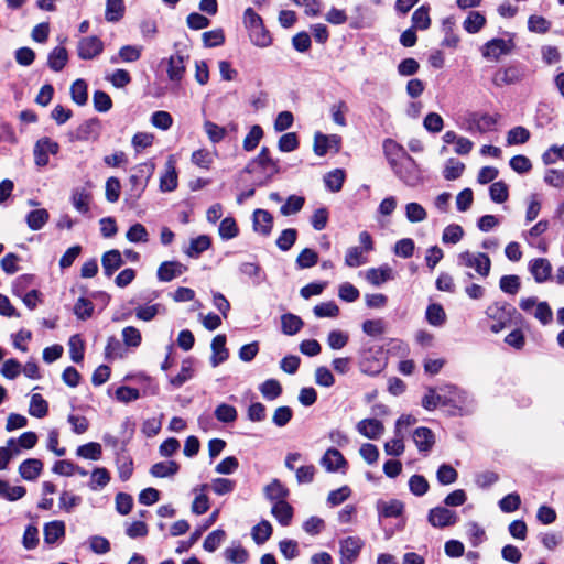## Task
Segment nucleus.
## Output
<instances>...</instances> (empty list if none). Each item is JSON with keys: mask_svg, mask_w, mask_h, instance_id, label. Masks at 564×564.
<instances>
[{"mask_svg": "<svg viewBox=\"0 0 564 564\" xmlns=\"http://www.w3.org/2000/svg\"><path fill=\"white\" fill-rule=\"evenodd\" d=\"M364 546V542L358 536H348L339 541V553L341 556V564L354 563Z\"/></svg>", "mask_w": 564, "mask_h": 564, "instance_id": "obj_9", "label": "nucleus"}, {"mask_svg": "<svg viewBox=\"0 0 564 564\" xmlns=\"http://www.w3.org/2000/svg\"><path fill=\"white\" fill-rule=\"evenodd\" d=\"M321 465L327 471L334 473L340 470L343 467H346L347 460L338 449L329 448L321 458Z\"/></svg>", "mask_w": 564, "mask_h": 564, "instance_id": "obj_14", "label": "nucleus"}, {"mask_svg": "<svg viewBox=\"0 0 564 564\" xmlns=\"http://www.w3.org/2000/svg\"><path fill=\"white\" fill-rule=\"evenodd\" d=\"M191 161L200 169L209 170L214 162V155L208 150L199 149L192 153Z\"/></svg>", "mask_w": 564, "mask_h": 564, "instance_id": "obj_48", "label": "nucleus"}, {"mask_svg": "<svg viewBox=\"0 0 564 564\" xmlns=\"http://www.w3.org/2000/svg\"><path fill=\"white\" fill-rule=\"evenodd\" d=\"M216 494V495H226L231 492L236 487V481L227 478H216L212 481L210 485H204L203 488H208Z\"/></svg>", "mask_w": 564, "mask_h": 564, "instance_id": "obj_51", "label": "nucleus"}, {"mask_svg": "<svg viewBox=\"0 0 564 564\" xmlns=\"http://www.w3.org/2000/svg\"><path fill=\"white\" fill-rule=\"evenodd\" d=\"M48 212L46 209H34L26 215V224L32 230H40L48 220Z\"/></svg>", "mask_w": 564, "mask_h": 564, "instance_id": "obj_39", "label": "nucleus"}, {"mask_svg": "<svg viewBox=\"0 0 564 564\" xmlns=\"http://www.w3.org/2000/svg\"><path fill=\"white\" fill-rule=\"evenodd\" d=\"M425 318L430 325L441 327L446 322V313L441 304L432 303L426 308Z\"/></svg>", "mask_w": 564, "mask_h": 564, "instance_id": "obj_30", "label": "nucleus"}, {"mask_svg": "<svg viewBox=\"0 0 564 564\" xmlns=\"http://www.w3.org/2000/svg\"><path fill=\"white\" fill-rule=\"evenodd\" d=\"M529 270L538 283H543L550 279L552 265L547 259L538 258L530 262Z\"/></svg>", "mask_w": 564, "mask_h": 564, "instance_id": "obj_15", "label": "nucleus"}, {"mask_svg": "<svg viewBox=\"0 0 564 564\" xmlns=\"http://www.w3.org/2000/svg\"><path fill=\"white\" fill-rule=\"evenodd\" d=\"M525 76V67L521 65H509L498 69L492 77V83L497 87L518 84Z\"/></svg>", "mask_w": 564, "mask_h": 564, "instance_id": "obj_5", "label": "nucleus"}, {"mask_svg": "<svg viewBox=\"0 0 564 564\" xmlns=\"http://www.w3.org/2000/svg\"><path fill=\"white\" fill-rule=\"evenodd\" d=\"M405 217L410 223H421L427 218V213L419 203H409L405 205Z\"/></svg>", "mask_w": 564, "mask_h": 564, "instance_id": "obj_49", "label": "nucleus"}, {"mask_svg": "<svg viewBox=\"0 0 564 564\" xmlns=\"http://www.w3.org/2000/svg\"><path fill=\"white\" fill-rule=\"evenodd\" d=\"M496 122V119L490 115L473 113L468 120V131L485 133L489 131Z\"/></svg>", "mask_w": 564, "mask_h": 564, "instance_id": "obj_16", "label": "nucleus"}, {"mask_svg": "<svg viewBox=\"0 0 564 564\" xmlns=\"http://www.w3.org/2000/svg\"><path fill=\"white\" fill-rule=\"evenodd\" d=\"M429 7L421 6L412 14V28L419 30H427L431 25V18L429 14Z\"/></svg>", "mask_w": 564, "mask_h": 564, "instance_id": "obj_41", "label": "nucleus"}, {"mask_svg": "<svg viewBox=\"0 0 564 564\" xmlns=\"http://www.w3.org/2000/svg\"><path fill=\"white\" fill-rule=\"evenodd\" d=\"M68 61L67 50L63 46H56L50 54L47 59L48 67L54 72H61Z\"/></svg>", "mask_w": 564, "mask_h": 564, "instance_id": "obj_27", "label": "nucleus"}, {"mask_svg": "<svg viewBox=\"0 0 564 564\" xmlns=\"http://www.w3.org/2000/svg\"><path fill=\"white\" fill-rule=\"evenodd\" d=\"M271 534H272V525L267 520H262L261 522L256 524L252 528V532H251L252 539L258 545H261L264 542H267L270 539Z\"/></svg>", "mask_w": 564, "mask_h": 564, "instance_id": "obj_40", "label": "nucleus"}, {"mask_svg": "<svg viewBox=\"0 0 564 564\" xmlns=\"http://www.w3.org/2000/svg\"><path fill=\"white\" fill-rule=\"evenodd\" d=\"M465 170V164L459 162L456 159H449L446 162L445 169H444V177L447 181H454L460 177Z\"/></svg>", "mask_w": 564, "mask_h": 564, "instance_id": "obj_59", "label": "nucleus"}, {"mask_svg": "<svg viewBox=\"0 0 564 564\" xmlns=\"http://www.w3.org/2000/svg\"><path fill=\"white\" fill-rule=\"evenodd\" d=\"M47 401L39 393L32 394L29 405V414L34 417L42 419L47 415Z\"/></svg>", "mask_w": 564, "mask_h": 564, "instance_id": "obj_34", "label": "nucleus"}, {"mask_svg": "<svg viewBox=\"0 0 564 564\" xmlns=\"http://www.w3.org/2000/svg\"><path fill=\"white\" fill-rule=\"evenodd\" d=\"M101 264L105 275L111 276L123 264L120 251L113 249L105 252Z\"/></svg>", "mask_w": 564, "mask_h": 564, "instance_id": "obj_23", "label": "nucleus"}, {"mask_svg": "<svg viewBox=\"0 0 564 564\" xmlns=\"http://www.w3.org/2000/svg\"><path fill=\"white\" fill-rule=\"evenodd\" d=\"M488 317L497 319H511L513 315H519L517 310L508 303H494L486 310Z\"/></svg>", "mask_w": 564, "mask_h": 564, "instance_id": "obj_24", "label": "nucleus"}, {"mask_svg": "<svg viewBox=\"0 0 564 564\" xmlns=\"http://www.w3.org/2000/svg\"><path fill=\"white\" fill-rule=\"evenodd\" d=\"M259 390L264 399L272 401L279 398L282 393V387L280 382L275 379L265 380L260 387Z\"/></svg>", "mask_w": 564, "mask_h": 564, "instance_id": "obj_42", "label": "nucleus"}, {"mask_svg": "<svg viewBox=\"0 0 564 564\" xmlns=\"http://www.w3.org/2000/svg\"><path fill=\"white\" fill-rule=\"evenodd\" d=\"M404 434L394 431V437L384 444V451L388 455L400 456L404 452Z\"/></svg>", "mask_w": 564, "mask_h": 564, "instance_id": "obj_56", "label": "nucleus"}, {"mask_svg": "<svg viewBox=\"0 0 564 564\" xmlns=\"http://www.w3.org/2000/svg\"><path fill=\"white\" fill-rule=\"evenodd\" d=\"M508 39L495 37L486 42L480 51L484 58L498 62L501 56L509 55L516 47L514 34L507 33Z\"/></svg>", "mask_w": 564, "mask_h": 564, "instance_id": "obj_2", "label": "nucleus"}, {"mask_svg": "<svg viewBox=\"0 0 564 564\" xmlns=\"http://www.w3.org/2000/svg\"><path fill=\"white\" fill-rule=\"evenodd\" d=\"M457 263L460 267L471 268L475 272L487 278L491 269V260L487 253L464 251L458 254Z\"/></svg>", "mask_w": 564, "mask_h": 564, "instance_id": "obj_3", "label": "nucleus"}, {"mask_svg": "<svg viewBox=\"0 0 564 564\" xmlns=\"http://www.w3.org/2000/svg\"><path fill=\"white\" fill-rule=\"evenodd\" d=\"M530 139V131L524 127H516L509 130L507 134L508 144H523Z\"/></svg>", "mask_w": 564, "mask_h": 564, "instance_id": "obj_64", "label": "nucleus"}, {"mask_svg": "<svg viewBox=\"0 0 564 564\" xmlns=\"http://www.w3.org/2000/svg\"><path fill=\"white\" fill-rule=\"evenodd\" d=\"M126 238L132 243H145L149 241V232L142 224L137 223L128 229Z\"/></svg>", "mask_w": 564, "mask_h": 564, "instance_id": "obj_45", "label": "nucleus"}, {"mask_svg": "<svg viewBox=\"0 0 564 564\" xmlns=\"http://www.w3.org/2000/svg\"><path fill=\"white\" fill-rule=\"evenodd\" d=\"M486 24V17L478 11H470L465 19L463 26L470 34L478 33Z\"/></svg>", "mask_w": 564, "mask_h": 564, "instance_id": "obj_32", "label": "nucleus"}, {"mask_svg": "<svg viewBox=\"0 0 564 564\" xmlns=\"http://www.w3.org/2000/svg\"><path fill=\"white\" fill-rule=\"evenodd\" d=\"M305 203V198L303 196L291 195L288 197L285 204H283L280 208V213L283 216H290L299 213Z\"/></svg>", "mask_w": 564, "mask_h": 564, "instance_id": "obj_47", "label": "nucleus"}, {"mask_svg": "<svg viewBox=\"0 0 564 564\" xmlns=\"http://www.w3.org/2000/svg\"><path fill=\"white\" fill-rule=\"evenodd\" d=\"M366 279L372 285L379 286L389 280L393 279L392 269L388 265L380 268H371L366 273Z\"/></svg>", "mask_w": 564, "mask_h": 564, "instance_id": "obj_25", "label": "nucleus"}, {"mask_svg": "<svg viewBox=\"0 0 564 564\" xmlns=\"http://www.w3.org/2000/svg\"><path fill=\"white\" fill-rule=\"evenodd\" d=\"M366 252L360 247H349L345 256V264L349 268H358L367 263Z\"/></svg>", "mask_w": 564, "mask_h": 564, "instance_id": "obj_36", "label": "nucleus"}, {"mask_svg": "<svg viewBox=\"0 0 564 564\" xmlns=\"http://www.w3.org/2000/svg\"><path fill=\"white\" fill-rule=\"evenodd\" d=\"M351 495V489L348 486H343L338 489L332 490L326 499L329 507H336L346 501Z\"/></svg>", "mask_w": 564, "mask_h": 564, "instance_id": "obj_57", "label": "nucleus"}, {"mask_svg": "<svg viewBox=\"0 0 564 564\" xmlns=\"http://www.w3.org/2000/svg\"><path fill=\"white\" fill-rule=\"evenodd\" d=\"M101 445L90 442L77 448L76 454L83 458L98 460L101 457Z\"/></svg>", "mask_w": 564, "mask_h": 564, "instance_id": "obj_52", "label": "nucleus"}, {"mask_svg": "<svg viewBox=\"0 0 564 564\" xmlns=\"http://www.w3.org/2000/svg\"><path fill=\"white\" fill-rule=\"evenodd\" d=\"M215 416L219 422L232 423L237 419V410L232 405L221 403L216 408Z\"/></svg>", "mask_w": 564, "mask_h": 564, "instance_id": "obj_60", "label": "nucleus"}, {"mask_svg": "<svg viewBox=\"0 0 564 564\" xmlns=\"http://www.w3.org/2000/svg\"><path fill=\"white\" fill-rule=\"evenodd\" d=\"M442 398V405L463 409L469 402V395L455 384L446 383L438 388Z\"/></svg>", "mask_w": 564, "mask_h": 564, "instance_id": "obj_4", "label": "nucleus"}, {"mask_svg": "<svg viewBox=\"0 0 564 564\" xmlns=\"http://www.w3.org/2000/svg\"><path fill=\"white\" fill-rule=\"evenodd\" d=\"M330 141H335V150L338 151L340 147V138L336 134L325 135L316 132L314 135V152L318 156L325 155L330 149Z\"/></svg>", "mask_w": 564, "mask_h": 564, "instance_id": "obj_18", "label": "nucleus"}, {"mask_svg": "<svg viewBox=\"0 0 564 564\" xmlns=\"http://www.w3.org/2000/svg\"><path fill=\"white\" fill-rule=\"evenodd\" d=\"M104 51L102 41L96 36L82 37L77 43V54L80 59L89 61L100 55Z\"/></svg>", "mask_w": 564, "mask_h": 564, "instance_id": "obj_8", "label": "nucleus"}, {"mask_svg": "<svg viewBox=\"0 0 564 564\" xmlns=\"http://www.w3.org/2000/svg\"><path fill=\"white\" fill-rule=\"evenodd\" d=\"M70 96L75 104L84 106L87 102V85L84 79H76L70 87Z\"/></svg>", "mask_w": 564, "mask_h": 564, "instance_id": "obj_44", "label": "nucleus"}, {"mask_svg": "<svg viewBox=\"0 0 564 564\" xmlns=\"http://www.w3.org/2000/svg\"><path fill=\"white\" fill-rule=\"evenodd\" d=\"M528 29L530 32L544 34L551 29V22L542 15L532 14L528 19Z\"/></svg>", "mask_w": 564, "mask_h": 564, "instance_id": "obj_53", "label": "nucleus"}, {"mask_svg": "<svg viewBox=\"0 0 564 564\" xmlns=\"http://www.w3.org/2000/svg\"><path fill=\"white\" fill-rule=\"evenodd\" d=\"M110 481L109 471L104 467H97L91 473L89 487L91 490H100Z\"/></svg>", "mask_w": 564, "mask_h": 564, "instance_id": "obj_43", "label": "nucleus"}, {"mask_svg": "<svg viewBox=\"0 0 564 564\" xmlns=\"http://www.w3.org/2000/svg\"><path fill=\"white\" fill-rule=\"evenodd\" d=\"M318 261V254L311 248L303 249L296 258V267L299 269H308L314 267Z\"/></svg>", "mask_w": 564, "mask_h": 564, "instance_id": "obj_50", "label": "nucleus"}, {"mask_svg": "<svg viewBox=\"0 0 564 564\" xmlns=\"http://www.w3.org/2000/svg\"><path fill=\"white\" fill-rule=\"evenodd\" d=\"M413 442L420 452H429L435 443L434 433L429 427H417L413 432Z\"/></svg>", "mask_w": 564, "mask_h": 564, "instance_id": "obj_17", "label": "nucleus"}, {"mask_svg": "<svg viewBox=\"0 0 564 564\" xmlns=\"http://www.w3.org/2000/svg\"><path fill=\"white\" fill-rule=\"evenodd\" d=\"M123 357V348L119 339L115 336H110L107 340L105 348V358L107 360H113Z\"/></svg>", "mask_w": 564, "mask_h": 564, "instance_id": "obj_62", "label": "nucleus"}, {"mask_svg": "<svg viewBox=\"0 0 564 564\" xmlns=\"http://www.w3.org/2000/svg\"><path fill=\"white\" fill-rule=\"evenodd\" d=\"M489 195L492 202L501 204L508 199L509 192L505 182L498 181L490 185Z\"/></svg>", "mask_w": 564, "mask_h": 564, "instance_id": "obj_55", "label": "nucleus"}, {"mask_svg": "<svg viewBox=\"0 0 564 564\" xmlns=\"http://www.w3.org/2000/svg\"><path fill=\"white\" fill-rule=\"evenodd\" d=\"M345 176V171L341 169H335L328 172L324 176L326 187L333 193L339 192L343 187Z\"/></svg>", "mask_w": 564, "mask_h": 564, "instance_id": "obj_35", "label": "nucleus"}, {"mask_svg": "<svg viewBox=\"0 0 564 564\" xmlns=\"http://www.w3.org/2000/svg\"><path fill=\"white\" fill-rule=\"evenodd\" d=\"M458 521V516L455 511L446 508V507H434L430 509L427 513V522L437 529H443L446 527H452L456 524Z\"/></svg>", "mask_w": 564, "mask_h": 564, "instance_id": "obj_7", "label": "nucleus"}, {"mask_svg": "<svg viewBox=\"0 0 564 564\" xmlns=\"http://www.w3.org/2000/svg\"><path fill=\"white\" fill-rule=\"evenodd\" d=\"M252 227L256 232L269 236L273 228V216L265 209H256L252 215Z\"/></svg>", "mask_w": 564, "mask_h": 564, "instance_id": "obj_11", "label": "nucleus"}, {"mask_svg": "<svg viewBox=\"0 0 564 564\" xmlns=\"http://www.w3.org/2000/svg\"><path fill=\"white\" fill-rule=\"evenodd\" d=\"M249 37L258 47H268L272 43V37L263 24L249 30Z\"/></svg>", "mask_w": 564, "mask_h": 564, "instance_id": "obj_33", "label": "nucleus"}, {"mask_svg": "<svg viewBox=\"0 0 564 564\" xmlns=\"http://www.w3.org/2000/svg\"><path fill=\"white\" fill-rule=\"evenodd\" d=\"M212 246V239L207 235H199L192 238L187 246L183 247V252L189 258L197 259Z\"/></svg>", "mask_w": 564, "mask_h": 564, "instance_id": "obj_13", "label": "nucleus"}, {"mask_svg": "<svg viewBox=\"0 0 564 564\" xmlns=\"http://www.w3.org/2000/svg\"><path fill=\"white\" fill-rule=\"evenodd\" d=\"M264 495L273 503L286 501L289 489L279 480L273 479L264 487Z\"/></svg>", "mask_w": 564, "mask_h": 564, "instance_id": "obj_22", "label": "nucleus"}, {"mask_svg": "<svg viewBox=\"0 0 564 564\" xmlns=\"http://www.w3.org/2000/svg\"><path fill=\"white\" fill-rule=\"evenodd\" d=\"M303 321L300 316L286 313L281 316V328L283 334L293 336L297 334L303 327Z\"/></svg>", "mask_w": 564, "mask_h": 564, "instance_id": "obj_29", "label": "nucleus"}, {"mask_svg": "<svg viewBox=\"0 0 564 564\" xmlns=\"http://www.w3.org/2000/svg\"><path fill=\"white\" fill-rule=\"evenodd\" d=\"M259 166L268 175L272 177L280 172L278 161L273 160L267 147H263L256 159H253L247 166L246 172L253 173L256 167Z\"/></svg>", "mask_w": 564, "mask_h": 564, "instance_id": "obj_6", "label": "nucleus"}, {"mask_svg": "<svg viewBox=\"0 0 564 564\" xmlns=\"http://www.w3.org/2000/svg\"><path fill=\"white\" fill-rule=\"evenodd\" d=\"M59 150L57 142L44 137L37 140L34 147V160L37 166H45L48 164V154H56Z\"/></svg>", "mask_w": 564, "mask_h": 564, "instance_id": "obj_10", "label": "nucleus"}, {"mask_svg": "<svg viewBox=\"0 0 564 564\" xmlns=\"http://www.w3.org/2000/svg\"><path fill=\"white\" fill-rule=\"evenodd\" d=\"M378 510L382 517L397 518L401 516L403 511V503L397 499L390 500L388 502L380 501L378 502Z\"/></svg>", "mask_w": 564, "mask_h": 564, "instance_id": "obj_38", "label": "nucleus"}, {"mask_svg": "<svg viewBox=\"0 0 564 564\" xmlns=\"http://www.w3.org/2000/svg\"><path fill=\"white\" fill-rule=\"evenodd\" d=\"M271 513L281 525L286 527L292 520L293 508L288 501H280L279 503H273Z\"/></svg>", "mask_w": 564, "mask_h": 564, "instance_id": "obj_28", "label": "nucleus"}, {"mask_svg": "<svg viewBox=\"0 0 564 564\" xmlns=\"http://www.w3.org/2000/svg\"><path fill=\"white\" fill-rule=\"evenodd\" d=\"M436 477L441 485H451L457 480L458 474L451 465L442 464L437 469Z\"/></svg>", "mask_w": 564, "mask_h": 564, "instance_id": "obj_58", "label": "nucleus"}, {"mask_svg": "<svg viewBox=\"0 0 564 564\" xmlns=\"http://www.w3.org/2000/svg\"><path fill=\"white\" fill-rule=\"evenodd\" d=\"M383 152L391 167L409 155L404 148L392 139L384 140Z\"/></svg>", "mask_w": 564, "mask_h": 564, "instance_id": "obj_19", "label": "nucleus"}, {"mask_svg": "<svg viewBox=\"0 0 564 564\" xmlns=\"http://www.w3.org/2000/svg\"><path fill=\"white\" fill-rule=\"evenodd\" d=\"M65 534V524L63 521H51L44 525V541L47 544L55 543Z\"/></svg>", "mask_w": 564, "mask_h": 564, "instance_id": "obj_31", "label": "nucleus"}, {"mask_svg": "<svg viewBox=\"0 0 564 564\" xmlns=\"http://www.w3.org/2000/svg\"><path fill=\"white\" fill-rule=\"evenodd\" d=\"M262 137H263L262 128L258 124L253 126L243 140V149L248 152L254 150L258 147Z\"/></svg>", "mask_w": 564, "mask_h": 564, "instance_id": "obj_63", "label": "nucleus"}, {"mask_svg": "<svg viewBox=\"0 0 564 564\" xmlns=\"http://www.w3.org/2000/svg\"><path fill=\"white\" fill-rule=\"evenodd\" d=\"M297 238V231L293 228H288L282 230L280 236L276 239V246L282 251L290 250L295 243Z\"/></svg>", "mask_w": 564, "mask_h": 564, "instance_id": "obj_54", "label": "nucleus"}, {"mask_svg": "<svg viewBox=\"0 0 564 564\" xmlns=\"http://www.w3.org/2000/svg\"><path fill=\"white\" fill-rule=\"evenodd\" d=\"M499 286L502 292L513 295L520 290V278L516 274L503 275L499 281Z\"/></svg>", "mask_w": 564, "mask_h": 564, "instance_id": "obj_61", "label": "nucleus"}, {"mask_svg": "<svg viewBox=\"0 0 564 564\" xmlns=\"http://www.w3.org/2000/svg\"><path fill=\"white\" fill-rule=\"evenodd\" d=\"M465 533L474 547L479 546L487 540L485 529L475 521H469L465 524Z\"/></svg>", "mask_w": 564, "mask_h": 564, "instance_id": "obj_26", "label": "nucleus"}, {"mask_svg": "<svg viewBox=\"0 0 564 564\" xmlns=\"http://www.w3.org/2000/svg\"><path fill=\"white\" fill-rule=\"evenodd\" d=\"M43 469V463L36 458H28L23 460L19 466V473L25 480H35Z\"/></svg>", "mask_w": 564, "mask_h": 564, "instance_id": "obj_21", "label": "nucleus"}, {"mask_svg": "<svg viewBox=\"0 0 564 564\" xmlns=\"http://www.w3.org/2000/svg\"><path fill=\"white\" fill-rule=\"evenodd\" d=\"M394 174L408 186L415 187L423 182L422 171L409 154L391 167Z\"/></svg>", "mask_w": 564, "mask_h": 564, "instance_id": "obj_1", "label": "nucleus"}, {"mask_svg": "<svg viewBox=\"0 0 564 564\" xmlns=\"http://www.w3.org/2000/svg\"><path fill=\"white\" fill-rule=\"evenodd\" d=\"M124 14V3L122 0H107L105 19L108 22H118Z\"/></svg>", "mask_w": 564, "mask_h": 564, "instance_id": "obj_37", "label": "nucleus"}, {"mask_svg": "<svg viewBox=\"0 0 564 564\" xmlns=\"http://www.w3.org/2000/svg\"><path fill=\"white\" fill-rule=\"evenodd\" d=\"M221 239L229 240L238 236L239 229L234 217L224 218L218 228Z\"/></svg>", "mask_w": 564, "mask_h": 564, "instance_id": "obj_46", "label": "nucleus"}, {"mask_svg": "<svg viewBox=\"0 0 564 564\" xmlns=\"http://www.w3.org/2000/svg\"><path fill=\"white\" fill-rule=\"evenodd\" d=\"M213 355L210 357V364L213 367L219 366L221 362L228 359V350L226 348V336L217 335L212 341Z\"/></svg>", "mask_w": 564, "mask_h": 564, "instance_id": "obj_20", "label": "nucleus"}, {"mask_svg": "<svg viewBox=\"0 0 564 564\" xmlns=\"http://www.w3.org/2000/svg\"><path fill=\"white\" fill-rule=\"evenodd\" d=\"M356 430L369 440H378L383 434L384 426L377 419H364L357 423Z\"/></svg>", "mask_w": 564, "mask_h": 564, "instance_id": "obj_12", "label": "nucleus"}]
</instances>
